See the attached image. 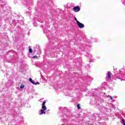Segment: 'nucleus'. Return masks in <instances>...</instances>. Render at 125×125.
Here are the masks:
<instances>
[{"mask_svg": "<svg viewBox=\"0 0 125 125\" xmlns=\"http://www.w3.org/2000/svg\"><path fill=\"white\" fill-rule=\"evenodd\" d=\"M46 103V101H44L42 104V109H41V112L40 115H45V111L47 110L46 106H45V104Z\"/></svg>", "mask_w": 125, "mask_h": 125, "instance_id": "nucleus-1", "label": "nucleus"}, {"mask_svg": "<svg viewBox=\"0 0 125 125\" xmlns=\"http://www.w3.org/2000/svg\"><path fill=\"white\" fill-rule=\"evenodd\" d=\"M80 10H81V8H80V6H75L73 8V11L75 12H79V11H80Z\"/></svg>", "mask_w": 125, "mask_h": 125, "instance_id": "nucleus-2", "label": "nucleus"}, {"mask_svg": "<svg viewBox=\"0 0 125 125\" xmlns=\"http://www.w3.org/2000/svg\"><path fill=\"white\" fill-rule=\"evenodd\" d=\"M77 24L78 27H79V28L80 29H83V27H84V25L83 24L81 23L80 21L77 22Z\"/></svg>", "mask_w": 125, "mask_h": 125, "instance_id": "nucleus-3", "label": "nucleus"}, {"mask_svg": "<svg viewBox=\"0 0 125 125\" xmlns=\"http://www.w3.org/2000/svg\"><path fill=\"white\" fill-rule=\"evenodd\" d=\"M106 75L107 76L108 79H109V80H111V72L107 71Z\"/></svg>", "mask_w": 125, "mask_h": 125, "instance_id": "nucleus-4", "label": "nucleus"}, {"mask_svg": "<svg viewBox=\"0 0 125 125\" xmlns=\"http://www.w3.org/2000/svg\"><path fill=\"white\" fill-rule=\"evenodd\" d=\"M29 82H30V83H33V84H35V82H34V81H33V80L32 79V78H29Z\"/></svg>", "mask_w": 125, "mask_h": 125, "instance_id": "nucleus-5", "label": "nucleus"}, {"mask_svg": "<svg viewBox=\"0 0 125 125\" xmlns=\"http://www.w3.org/2000/svg\"><path fill=\"white\" fill-rule=\"evenodd\" d=\"M80 104H77V108L79 110H81V106H80Z\"/></svg>", "mask_w": 125, "mask_h": 125, "instance_id": "nucleus-6", "label": "nucleus"}, {"mask_svg": "<svg viewBox=\"0 0 125 125\" xmlns=\"http://www.w3.org/2000/svg\"><path fill=\"white\" fill-rule=\"evenodd\" d=\"M29 52H30V53H32L33 52V50H32V48L29 49Z\"/></svg>", "mask_w": 125, "mask_h": 125, "instance_id": "nucleus-7", "label": "nucleus"}, {"mask_svg": "<svg viewBox=\"0 0 125 125\" xmlns=\"http://www.w3.org/2000/svg\"><path fill=\"white\" fill-rule=\"evenodd\" d=\"M38 57H39V56L35 55L33 57V58L35 59V58H38Z\"/></svg>", "mask_w": 125, "mask_h": 125, "instance_id": "nucleus-8", "label": "nucleus"}, {"mask_svg": "<svg viewBox=\"0 0 125 125\" xmlns=\"http://www.w3.org/2000/svg\"><path fill=\"white\" fill-rule=\"evenodd\" d=\"M108 97H109V98H110L111 100H113V97L108 95Z\"/></svg>", "mask_w": 125, "mask_h": 125, "instance_id": "nucleus-9", "label": "nucleus"}, {"mask_svg": "<svg viewBox=\"0 0 125 125\" xmlns=\"http://www.w3.org/2000/svg\"><path fill=\"white\" fill-rule=\"evenodd\" d=\"M74 20H75V21H76V23H78V22H79V21H78V20H77V18H74Z\"/></svg>", "mask_w": 125, "mask_h": 125, "instance_id": "nucleus-10", "label": "nucleus"}, {"mask_svg": "<svg viewBox=\"0 0 125 125\" xmlns=\"http://www.w3.org/2000/svg\"><path fill=\"white\" fill-rule=\"evenodd\" d=\"M23 87H25V85H21V88L23 89Z\"/></svg>", "mask_w": 125, "mask_h": 125, "instance_id": "nucleus-11", "label": "nucleus"}, {"mask_svg": "<svg viewBox=\"0 0 125 125\" xmlns=\"http://www.w3.org/2000/svg\"><path fill=\"white\" fill-rule=\"evenodd\" d=\"M122 123H123L124 125H125V119H122Z\"/></svg>", "mask_w": 125, "mask_h": 125, "instance_id": "nucleus-12", "label": "nucleus"}, {"mask_svg": "<svg viewBox=\"0 0 125 125\" xmlns=\"http://www.w3.org/2000/svg\"><path fill=\"white\" fill-rule=\"evenodd\" d=\"M35 84V85H37V84H40V83H34V84Z\"/></svg>", "mask_w": 125, "mask_h": 125, "instance_id": "nucleus-13", "label": "nucleus"}]
</instances>
